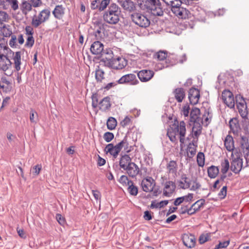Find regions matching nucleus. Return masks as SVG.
Instances as JSON below:
<instances>
[{"instance_id":"1","label":"nucleus","mask_w":249,"mask_h":249,"mask_svg":"<svg viewBox=\"0 0 249 249\" xmlns=\"http://www.w3.org/2000/svg\"><path fill=\"white\" fill-rule=\"evenodd\" d=\"M121 13V8L116 3H112L104 13L103 19L109 24H115L119 21Z\"/></svg>"},{"instance_id":"2","label":"nucleus","mask_w":249,"mask_h":249,"mask_svg":"<svg viewBox=\"0 0 249 249\" xmlns=\"http://www.w3.org/2000/svg\"><path fill=\"white\" fill-rule=\"evenodd\" d=\"M168 6L171 7L172 12L178 18H186L188 16L189 11L181 6L183 3L182 0H162Z\"/></svg>"},{"instance_id":"3","label":"nucleus","mask_w":249,"mask_h":249,"mask_svg":"<svg viewBox=\"0 0 249 249\" xmlns=\"http://www.w3.org/2000/svg\"><path fill=\"white\" fill-rule=\"evenodd\" d=\"M127 139V137L125 136L121 142L115 145L112 143L108 144L105 148V151L107 153H109L114 158H117L123 148H124L126 152L128 153L130 150L128 149L129 143Z\"/></svg>"},{"instance_id":"4","label":"nucleus","mask_w":249,"mask_h":249,"mask_svg":"<svg viewBox=\"0 0 249 249\" xmlns=\"http://www.w3.org/2000/svg\"><path fill=\"white\" fill-rule=\"evenodd\" d=\"M145 6L147 11L153 16H163L164 11L160 0H146Z\"/></svg>"},{"instance_id":"5","label":"nucleus","mask_w":249,"mask_h":249,"mask_svg":"<svg viewBox=\"0 0 249 249\" xmlns=\"http://www.w3.org/2000/svg\"><path fill=\"white\" fill-rule=\"evenodd\" d=\"M231 170L235 174H238L243 167V158L242 154L239 152L232 153L231 155Z\"/></svg>"},{"instance_id":"6","label":"nucleus","mask_w":249,"mask_h":249,"mask_svg":"<svg viewBox=\"0 0 249 249\" xmlns=\"http://www.w3.org/2000/svg\"><path fill=\"white\" fill-rule=\"evenodd\" d=\"M236 107L241 117L244 119H248L249 111L247 103L242 96L237 95L235 96Z\"/></svg>"},{"instance_id":"7","label":"nucleus","mask_w":249,"mask_h":249,"mask_svg":"<svg viewBox=\"0 0 249 249\" xmlns=\"http://www.w3.org/2000/svg\"><path fill=\"white\" fill-rule=\"evenodd\" d=\"M132 21L142 28H146L150 24V20L146 16L140 13H134L131 15Z\"/></svg>"},{"instance_id":"8","label":"nucleus","mask_w":249,"mask_h":249,"mask_svg":"<svg viewBox=\"0 0 249 249\" xmlns=\"http://www.w3.org/2000/svg\"><path fill=\"white\" fill-rule=\"evenodd\" d=\"M127 64V61L123 57L114 58L110 62H107V65L113 69L122 70Z\"/></svg>"},{"instance_id":"9","label":"nucleus","mask_w":249,"mask_h":249,"mask_svg":"<svg viewBox=\"0 0 249 249\" xmlns=\"http://www.w3.org/2000/svg\"><path fill=\"white\" fill-rule=\"evenodd\" d=\"M222 99L227 107L233 108L235 107V98L233 93L229 90H224L222 93Z\"/></svg>"},{"instance_id":"10","label":"nucleus","mask_w":249,"mask_h":249,"mask_svg":"<svg viewBox=\"0 0 249 249\" xmlns=\"http://www.w3.org/2000/svg\"><path fill=\"white\" fill-rule=\"evenodd\" d=\"M117 83L119 84L136 85L139 83V81L135 74L129 73L122 76L117 81Z\"/></svg>"},{"instance_id":"11","label":"nucleus","mask_w":249,"mask_h":249,"mask_svg":"<svg viewBox=\"0 0 249 249\" xmlns=\"http://www.w3.org/2000/svg\"><path fill=\"white\" fill-rule=\"evenodd\" d=\"M229 126L230 128V132L233 133L235 136H239L241 134L242 129L240 126L238 119L234 117L231 118L229 122Z\"/></svg>"},{"instance_id":"12","label":"nucleus","mask_w":249,"mask_h":249,"mask_svg":"<svg viewBox=\"0 0 249 249\" xmlns=\"http://www.w3.org/2000/svg\"><path fill=\"white\" fill-rule=\"evenodd\" d=\"M155 185V181L151 177L143 179L141 182L142 190L145 192H152Z\"/></svg>"},{"instance_id":"13","label":"nucleus","mask_w":249,"mask_h":249,"mask_svg":"<svg viewBox=\"0 0 249 249\" xmlns=\"http://www.w3.org/2000/svg\"><path fill=\"white\" fill-rule=\"evenodd\" d=\"M117 2L126 11L132 12L136 10V4L132 0H117Z\"/></svg>"},{"instance_id":"14","label":"nucleus","mask_w":249,"mask_h":249,"mask_svg":"<svg viewBox=\"0 0 249 249\" xmlns=\"http://www.w3.org/2000/svg\"><path fill=\"white\" fill-rule=\"evenodd\" d=\"M163 184V195L169 197L174 192L176 189V185L172 181H166Z\"/></svg>"},{"instance_id":"15","label":"nucleus","mask_w":249,"mask_h":249,"mask_svg":"<svg viewBox=\"0 0 249 249\" xmlns=\"http://www.w3.org/2000/svg\"><path fill=\"white\" fill-rule=\"evenodd\" d=\"M12 68V62L4 54H0V70L6 71Z\"/></svg>"},{"instance_id":"16","label":"nucleus","mask_w":249,"mask_h":249,"mask_svg":"<svg viewBox=\"0 0 249 249\" xmlns=\"http://www.w3.org/2000/svg\"><path fill=\"white\" fill-rule=\"evenodd\" d=\"M153 71L147 70H143L137 73V76L142 82H147L150 80L154 76Z\"/></svg>"},{"instance_id":"17","label":"nucleus","mask_w":249,"mask_h":249,"mask_svg":"<svg viewBox=\"0 0 249 249\" xmlns=\"http://www.w3.org/2000/svg\"><path fill=\"white\" fill-rule=\"evenodd\" d=\"M199 97V91L197 89L192 88L190 89L188 98L192 105H196L198 102Z\"/></svg>"},{"instance_id":"18","label":"nucleus","mask_w":249,"mask_h":249,"mask_svg":"<svg viewBox=\"0 0 249 249\" xmlns=\"http://www.w3.org/2000/svg\"><path fill=\"white\" fill-rule=\"evenodd\" d=\"M191 123H193V126L192 127L193 135L195 138L197 139L202 132V124H203L202 120L199 119L197 121L191 122Z\"/></svg>"},{"instance_id":"19","label":"nucleus","mask_w":249,"mask_h":249,"mask_svg":"<svg viewBox=\"0 0 249 249\" xmlns=\"http://www.w3.org/2000/svg\"><path fill=\"white\" fill-rule=\"evenodd\" d=\"M124 170L126 171L127 175L132 178H135L140 172V169L138 166L133 162L125 168Z\"/></svg>"},{"instance_id":"20","label":"nucleus","mask_w":249,"mask_h":249,"mask_svg":"<svg viewBox=\"0 0 249 249\" xmlns=\"http://www.w3.org/2000/svg\"><path fill=\"white\" fill-rule=\"evenodd\" d=\"M180 123L177 126L174 125L168 129L167 135L170 141L175 142L177 140L176 136L179 134Z\"/></svg>"},{"instance_id":"21","label":"nucleus","mask_w":249,"mask_h":249,"mask_svg":"<svg viewBox=\"0 0 249 249\" xmlns=\"http://www.w3.org/2000/svg\"><path fill=\"white\" fill-rule=\"evenodd\" d=\"M104 51V45L99 41L94 42L90 46L91 53L93 54L102 55Z\"/></svg>"},{"instance_id":"22","label":"nucleus","mask_w":249,"mask_h":249,"mask_svg":"<svg viewBox=\"0 0 249 249\" xmlns=\"http://www.w3.org/2000/svg\"><path fill=\"white\" fill-rule=\"evenodd\" d=\"M184 245L189 248H192L195 246L196 239L192 234H184L182 237Z\"/></svg>"},{"instance_id":"23","label":"nucleus","mask_w":249,"mask_h":249,"mask_svg":"<svg viewBox=\"0 0 249 249\" xmlns=\"http://www.w3.org/2000/svg\"><path fill=\"white\" fill-rule=\"evenodd\" d=\"M101 56L102 58L101 62H104L106 66L107 65V62H110L114 58L113 52L110 49L104 50Z\"/></svg>"},{"instance_id":"24","label":"nucleus","mask_w":249,"mask_h":249,"mask_svg":"<svg viewBox=\"0 0 249 249\" xmlns=\"http://www.w3.org/2000/svg\"><path fill=\"white\" fill-rule=\"evenodd\" d=\"M10 51L13 54L12 59L14 61L15 68L17 71H18L20 70L21 52H17L15 53L12 52L11 50Z\"/></svg>"},{"instance_id":"25","label":"nucleus","mask_w":249,"mask_h":249,"mask_svg":"<svg viewBox=\"0 0 249 249\" xmlns=\"http://www.w3.org/2000/svg\"><path fill=\"white\" fill-rule=\"evenodd\" d=\"M131 158L128 155H124L120 158L119 165L121 168L124 169L128 167L130 163H132Z\"/></svg>"},{"instance_id":"26","label":"nucleus","mask_w":249,"mask_h":249,"mask_svg":"<svg viewBox=\"0 0 249 249\" xmlns=\"http://www.w3.org/2000/svg\"><path fill=\"white\" fill-rule=\"evenodd\" d=\"M234 141L232 137L228 135L224 140V145L226 149L229 152H232L234 149Z\"/></svg>"},{"instance_id":"27","label":"nucleus","mask_w":249,"mask_h":249,"mask_svg":"<svg viewBox=\"0 0 249 249\" xmlns=\"http://www.w3.org/2000/svg\"><path fill=\"white\" fill-rule=\"evenodd\" d=\"M190 181L185 174H183L181 177V180L178 181V186L180 188L182 189H187L190 187Z\"/></svg>"},{"instance_id":"28","label":"nucleus","mask_w":249,"mask_h":249,"mask_svg":"<svg viewBox=\"0 0 249 249\" xmlns=\"http://www.w3.org/2000/svg\"><path fill=\"white\" fill-rule=\"evenodd\" d=\"M99 108L103 111H106L110 107L109 98L106 97L104 98L99 103Z\"/></svg>"},{"instance_id":"29","label":"nucleus","mask_w":249,"mask_h":249,"mask_svg":"<svg viewBox=\"0 0 249 249\" xmlns=\"http://www.w3.org/2000/svg\"><path fill=\"white\" fill-rule=\"evenodd\" d=\"M53 14L56 18L61 19L64 14V8L62 5H56L53 11Z\"/></svg>"},{"instance_id":"30","label":"nucleus","mask_w":249,"mask_h":249,"mask_svg":"<svg viewBox=\"0 0 249 249\" xmlns=\"http://www.w3.org/2000/svg\"><path fill=\"white\" fill-rule=\"evenodd\" d=\"M167 172L169 174L176 175L178 170V164L176 161L171 160L166 165Z\"/></svg>"},{"instance_id":"31","label":"nucleus","mask_w":249,"mask_h":249,"mask_svg":"<svg viewBox=\"0 0 249 249\" xmlns=\"http://www.w3.org/2000/svg\"><path fill=\"white\" fill-rule=\"evenodd\" d=\"M175 97L178 102H181L185 97V91L182 88L176 89L174 91Z\"/></svg>"},{"instance_id":"32","label":"nucleus","mask_w":249,"mask_h":249,"mask_svg":"<svg viewBox=\"0 0 249 249\" xmlns=\"http://www.w3.org/2000/svg\"><path fill=\"white\" fill-rule=\"evenodd\" d=\"M208 175L211 178H214L218 175L219 170L218 167L212 165L207 169Z\"/></svg>"},{"instance_id":"33","label":"nucleus","mask_w":249,"mask_h":249,"mask_svg":"<svg viewBox=\"0 0 249 249\" xmlns=\"http://www.w3.org/2000/svg\"><path fill=\"white\" fill-rule=\"evenodd\" d=\"M186 134L185 123L184 121L180 122L179 128V141L181 143H184L185 142V136Z\"/></svg>"},{"instance_id":"34","label":"nucleus","mask_w":249,"mask_h":249,"mask_svg":"<svg viewBox=\"0 0 249 249\" xmlns=\"http://www.w3.org/2000/svg\"><path fill=\"white\" fill-rule=\"evenodd\" d=\"M127 186V191L130 194V195L133 196H137L138 193V187L134 185L133 182L132 180H129V181H128Z\"/></svg>"},{"instance_id":"35","label":"nucleus","mask_w":249,"mask_h":249,"mask_svg":"<svg viewBox=\"0 0 249 249\" xmlns=\"http://www.w3.org/2000/svg\"><path fill=\"white\" fill-rule=\"evenodd\" d=\"M95 79L97 82H102V80L105 78V72L98 66L95 70Z\"/></svg>"},{"instance_id":"36","label":"nucleus","mask_w":249,"mask_h":249,"mask_svg":"<svg viewBox=\"0 0 249 249\" xmlns=\"http://www.w3.org/2000/svg\"><path fill=\"white\" fill-rule=\"evenodd\" d=\"M200 113V110L197 108H195L192 109L190 112V122L193 121H196L199 119H201V117H199Z\"/></svg>"},{"instance_id":"37","label":"nucleus","mask_w":249,"mask_h":249,"mask_svg":"<svg viewBox=\"0 0 249 249\" xmlns=\"http://www.w3.org/2000/svg\"><path fill=\"white\" fill-rule=\"evenodd\" d=\"M212 118V115L209 111H205L201 119L202 120V124L207 126L211 122Z\"/></svg>"},{"instance_id":"38","label":"nucleus","mask_w":249,"mask_h":249,"mask_svg":"<svg viewBox=\"0 0 249 249\" xmlns=\"http://www.w3.org/2000/svg\"><path fill=\"white\" fill-rule=\"evenodd\" d=\"M0 33L5 37H8L12 35V32L5 25L0 24Z\"/></svg>"},{"instance_id":"39","label":"nucleus","mask_w":249,"mask_h":249,"mask_svg":"<svg viewBox=\"0 0 249 249\" xmlns=\"http://www.w3.org/2000/svg\"><path fill=\"white\" fill-rule=\"evenodd\" d=\"M221 172L222 174H226L230 167L229 161L228 159H225L221 161Z\"/></svg>"},{"instance_id":"40","label":"nucleus","mask_w":249,"mask_h":249,"mask_svg":"<svg viewBox=\"0 0 249 249\" xmlns=\"http://www.w3.org/2000/svg\"><path fill=\"white\" fill-rule=\"evenodd\" d=\"M200 183L198 181L196 178H194L190 181V187L189 189L191 191H195L201 187Z\"/></svg>"},{"instance_id":"41","label":"nucleus","mask_w":249,"mask_h":249,"mask_svg":"<svg viewBox=\"0 0 249 249\" xmlns=\"http://www.w3.org/2000/svg\"><path fill=\"white\" fill-rule=\"evenodd\" d=\"M107 125L109 130H112L114 129L117 125L116 120L113 117H109L107 121Z\"/></svg>"},{"instance_id":"42","label":"nucleus","mask_w":249,"mask_h":249,"mask_svg":"<svg viewBox=\"0 0 249 249\" xmlns=\"http://www.w3.org/2000/svg\"><path fill=\"white\" fill-rule=\"evenodd\" d=\"M21 8L22 13L25 15H27L31 10L32 5L28 2L24 1L22 2Z\"/></svg>"},{"instance_id":"43","label":"nucleus","mask_w":249,"mask_h":249,"mask_svg":"<svg viewBox=\"0 0 249 249\" xmlns=\"http://www.w3.org/2000/svg\"><path fill=\"white\" fill-rule=\"evenodd\" d=\"M197 162L198 165L200 167H203L205 162L204 154L202 152H199L197 155Z\"/></svg>"},{"instance_id":"44","label":"nucleus","mask_w":249,"mask_h":249,"mask_svg":"<svg viewBox=\"0 0 249 249\" xmlns=\"http://www.w3.org/2000/svg\"><path fill=\"white\" fill-rule=\"evenodd\" d=\"M244 157L246 161V167L249 166V146H247L242 150Z\"/></svg>"},{"instance_id":"45","label":"nucleus","mask_w":249,"mask_h":249,"mask_svg":"<svg viewBox=\"0 0 249 249\" xmlns=\"http://www.w3.org/2000/svg\"><path fill=\"white\" fill-rule=\"evenodd\" d=\"M210 239V235L209 233H204L201 234L199 238V242L202 244L206 242L209 241Z\"/></svg>"},{"instance_id":"46","label":"nucleus","mask_w":249,"mask_h":249,"mask_svg":"<svg viewBox=\"0 0 249 249\" xmlns=\"http://www.w3.org/2000/svg\"><path fill=\"white\" fill-rule=\"evenodd\" d=\"M44 22L43 21L40 20L37 18L36 15H35L32 20V25L35 27H38L42 23Z\"/></svg>"},{"instance_id":"47","label":"nucleus","mask_w":249,"mask_h":249,"mask_svg":"<svg viewBox=\"0 0 249 249\" xmlns=\"http://www.w3.org/2000/svg\"><path fill=\"white\" fill-rule=\"evenodd\" d=\"M114 137V134L110 132H106L103 135V138L107 142H111L113 139Z\"/></svg>"},{"instance_id":"48","label":"nucleus","mask_w":249,"mask_h":249,"mask_svg":"<svg viewBox=\"0 0 249 249\" xmlns=\"http://www.w3.org/2000/svg\"><path fill=\"white\" fill-rule=\"evenodd\" d=\"M30 120L32 123L36 124L37 120V113L32 109L30 113Z\"/></svg>"},{"instance_id":"49","label":"nucleus","mask_w":249,"mask_h":249,"mask_svg":"<svg viewBox=\"0 0 249 249\" xmlns=\"http://www.w3.org/2000/svg\"><path fill=\"white\" fill-rule=\"evenodd\" d=\"M167 53L164 51H159L156 53L155 56L159 60H163L167 57Z\"/></svg>"},{"instance_id":"50","label":"nucleus","mask_w":249,"mask_h":249,"mask_svg":"<svg viewBox=\"0 0 249 249\" xmlns=\"http://www.w3.org/2000/svg\"><path fill=\"white\" fill-rule=\"evenodd\" d=\"M110 0H100L99 10L101 11L107 8V6L109 4Z\"/></svg>"},{"instance_id":"51","label":"nucleus","mask_w":249,"mask_h":249,"mask_svg":"<svg viewBox=\"0 0 249 249\" xmlns=\"http://www.w3.org/2000/svg\"><path fill=\"white\" fill-rule=\"evenodd\" d=\"M41 165L37 164L34 166L31 170V172L35 176H37L41 169Z\"/></svg>"},{"instance_id":"52","label":"nucleus","mask_w":249,"mask_h":249,"mask_svg":"<svg viewBox=\"0 0 249 249\" xmlns=\"http://www.w3.org/2000/svg\"><path fill=\"white\" fill-rule=\"evenodd\" d=\"M8 18V15L6 12L0 11V24H3L4 22H6Z\"/></svg>"},{"instance_id":"53","label":"nucleus","mask_w":249,"mask_h":249,"mask_svg":"<svg viewBox=\"0 0 249 249\" xmlns=\"http://www.w3.org/2000/svg\"><path fill=\"white\" fill-rule=\"evenodd\" d=\"M42 14L43 15V21L45 22L46 20H47L49 17L50 16V11L49 9H44L41 11Z\"/></svg>"},{"instance_id":"54","label":"nucleus","mask_w":249,"mask_h":249,"mask_svg":"<svg viewBox=\"0 0 249 249\" xmlns=\"http://www.w3.org/2000/svg\"><path fill=\"white\" fill-rule=\"evenodd\" d=\"M227 187L226 186H223L220 192H219L218 196L221 199H223L227 195Z\"/></svg>"},{"instance_id":"55","label":"nucleus","mask_w":249,"mask_h":249,"mask_svg":"<svg viewBox=\"0 0 249 249\" xmlns=\"http://www.w3.org/2000/svg\"><path fill=\"white\" fill-rule=\"evenodd\" d=\"M205 203V200L203 199H200L197 201H196L195 203L193 204H196L195 208L197 210L199 211L200 208L203 206L204 204Z\"/></svg>"},{"instance_id":"56","label":"nucleus","mask_w":249,"mask_h":249,"mask_svg":"<svg viewBox=\"0 0 249 249\" xmlns=\"http://www.w3.org/2000/svg\"><path fill=\"white\" fill-rule=\"evenodd\" d=\"M129 180H128V177L125 175L121 176L118 180L119 182L123 185H127L128 181H129Z\"/></svg>"},{"instance_id":"57","label":"nucleus","mask_w":249,"mask_h":249,"mask_svg":"<svg viewBox=\"0 0 249 249\" xmlns=\"http://www.w3.org/2000/svg\"><path fill=\"white\" fill-rule=\"evenodd\" d=\"M35 40L33 36H28L27 39V41L25 44V46L29 47H31L34 44Z\"/></svg>"},{"instance_id":"58","label":"nucleus","mask_w":249,"mask_h":249,"mask_svg":"<svg viewBox=\"0 0 249 249\" xmlns=\"http://www.w3.org/2000/svg\"><path fill=\"white\" fill-rule=\"evenodd\" d=\"M98 99L97 95H93L92 96V106L93 108H96L99 106Z\"/></svg>"},{"instance_id":"59","label":"nucleus","mask_w":249,"mask_h":249,"mask_svg":"<svg viewBox=\"0 0 249 249\" xmlns=\"http://www.w3.org/2000/svg\"><path fill=\"white\" fill-rule=\"evenodd\" d=\"M17 40V36L15 35H11V38L9 41V45L11 47H16Z\"/></svg>"},{"instance_id":"60","label":"nucleus","mask_w":249,"mask_h":249,"mask_svg":"<svg viewBox=\"0 0 249 249\" xmlns=\"http://www.w3.org/2000/svg\"><path fill=\"white\" fill-rule=\"evenodd\" d=\"M181 197L183 201L189 202L192 200L193 198V194L189 193L187 195L181 196Z\"/></svg>"},{"instance_id":"61","label":"nucleus","mask_w":249,"mask_h":249,"mask_svg":"<svg viewBox=\"0 0 249 249\" xmlns=\"http://www.w3.org/2000/svg\"><path fill=\"white\" fill-rule=\"evenodd\" d=\"M130 119L128 117L126 116L124 119L121 121V124L123 127H124L130 124Z\"/></svg>"},{"instance_id":"62","label":"nucleus","mask_w":249,"mask_h":249,"mask_svg":"<svg viewBox=\"0 0 249 249\" xmlns=\"http://www.w3.org/2000/svg\"><path fill=\"white\" fill-rule=\"evenodd\" d=\"M195 205H196V204H193L190 208H188L187 213L189 215H192V214H194L196 212L198 211L195 208Z\"/></svg>"},{"instance_id":"63","label":"nucleus","mask_w":249,"mask_h":249,"mask_svg":"<svg viewBox=\"0 0 249 249\" xmlns=\"http://www.w3.org/2000/svg\"><path fill=\"white\" fill-rule=\"evenodd\" d=\"M100 0H95L92 1L91 3V8L92 9H98L99 7Z\"/></svg>"},{"instance_id":"64","label":"nucleus","mask_w":249,"mask_h":249,"mask_svg":"<svg viewBox=\"0 0 249 249\" xmlns=\"http://www.w3.org/2000/svg\"><path fill=\"white\" fill-rule=\"evenodd\" d=\"M26 35L29 36H33L34 34L33 28L30 26H27L25 28Z\"/></svg>"}]
</instances>
